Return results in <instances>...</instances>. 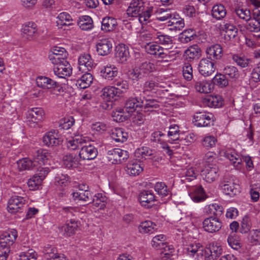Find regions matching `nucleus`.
<instances>
[{"mask_svg":"<svg viewBox=\"0 0 260 260\" xmlns=\"http://www.w3.org/2000/svg\"><path fill=\"white\" fill-rule=\"evenodd\" d=\"M170 48H163L156 42L146 43L145 45V49L147 53L154 55L156 57L164 59L166 61L174 59L175 58V55L179 54L177 51H170L169 50Z\"/></svg>","mask_w":260,"mask_h":260,"instance_id":"nucleus-1","label":"nucleus"},{"mask_svg":"<svg viewBox=\"0 0 260 260\" xmlns=\"http://www.w3.org/2000/svg\"><path fill=\"white\" fill-rule=\"evenodd\" d=\"M156 70L155 65L150 62L145 61L139 66L135 67L129 73V76L133 80H138L148 76L150 73Z\"/></svg>","mask_w":260,"mask_h":260,"instance_id":"nucleus-2","label":"nucleus"},{"mask_svg":"<svg viewBox=\"0 0 260 260\" xmlns=\"http://www.w3.org/2000/svg\"><path fill=\"white\" fill-rule=\"evenodd\" d=\"M214 116L206 111L198 112L193 116V122L198 127H207L213 125Z\"/></svg>","mask_w":260,"mask_h":260,"instance_id":"nucleus-3","label":"nucleus"},{"mask_svg":"<svg viewBox=\"0 0 260 260\" xmlns=\"http://www.w3.org/2000/svg\"><path fill=\"white\" fill-rule=\"evenodd\" d=\"M219 154L221 156H224L228 159L231 164L237 170L242 167V159L240 155L234 148H226L219 151Z\"/></svg>","mask_w":260,"mask_h":260,"instance_id":"nucleus-4","label":"nucleus"},{"mask_svg":"<svg viewBox=\"0 0 260 260\" xmlns=\"http://www.w3.org/2000/svg\"><path fill=\"white\" fill-rule=\"evenodd\" d=\"M108 161L112 164H120L129 157L128 152L120 148L109 150L107 154Z\"/></svg>","mask_w":260,"mask_h":260,"instance_id":"nucleus-5","label":"nucleus"},{"mask_svg":"<svg viewBox=\"0 0 260 260\" xmlns=\"http://www.w3.org/2000/svg\"><path fill=\"white\" fill-rule=\"evenodd\" d=\"M44 112L42 108L35 107L29 109L26 115L27 122L30 127H35L43 119Z\"/></svg>","mask_w":260,"mask_h":260,"instance_id":"nucleus-6","label":"nucleus"},{"mask_svg":"<svg viewBox=\"0 0 260 260\" xmlns=\"http://www.w3.org/2000/svg\"><path fill=\"white\" fill-rule=\"evenodd\" d=\"M222 226V222L218 217L211 216L205 218L203 221V228L204 231L211 234L218 232Z\"/></svg>","mask_w":260,"mask_h":260,"instance_id":"nucleus-7","label":"nucleus"},{"mask_svg":"<svg viewBox=\"0 0 260 260\" xmlns=\"http://www.w3.org/2000/svg\"><path fill=\"white\" fill-rule=\"evenodd\" d=\"M53 65V73L58 78H66L72 74V68L68 61L60 62Z\"/></svg>","mask_w":260,"mask_h":260,"instance_id":"nucleus-8","label":"nucleus"},{"mask_svg":"<svg viewBox=\"0 0 260 260\" xmlns=\"http://www.w3.org/2000/svg\"><path fill=\"white\" fill-rule=\"evenodd\" d=\"M25 203V199L23 197L13 196L10 198L8 202V211L11 213L21 212Z\"/></svg>","mask_w":260,"mask_h":260,"instance_id":"nucleus-9","label":"nucleus"},{"mask_svg":"<svg viewBox=\"0 0 260 260\" xmlns=\"http://www.w3.org/2000/svg\"><path fill=\"white\" fill-rule=\"evenodd\" d=\"M216 66L214 61L207 58H202L198 65L199 73L204 77H208L212 75L215 72Z\"/></svg>","mask_w":260,"mask_h":260,"instance_id":"nucleus-10","label":"nucleus"},{"mask_svg":"<svg viewBox=\"0 0 260 260\" xmlns=\"http://www.w3.org/2000/svg\"><path fill=\"white\" fill-rule=\"evenodd\" d=\"M207 58L213 61L220 59L223 56V49L219 44H214L207 47Z\"/></svg>","mask_w":260,"mask_h":260,"instance_id":"nucleus-11","label":"nucleus"},{"mask_svg":"<svg viewBox=\"0 0 260 260\" xmlns=\"http://www.w3.org/2000/svg\"><path fill=\"white\" fill-rule=\"evenodd\" d=\"M144 9V3L142 0H132L126 10V15L129 17H138Z\"/></svg>","mask_w":260,"mask_h":260,"instance_id":"nucleus-12","label":"nucleus"},{"mask_svg":"<svg viewBox=\"0 0 260 260\" xmlns=\"http://www.w3.org/2000/svg\"><path fill=\"white\" fill-rule=\"evenodd\" d=\"M96 48L99 55L101 56L107 55L112 51V41L109 38L99 39L96 43Z\"/></svg>","mask_w":260,"mask_h":260,"instance_id":"nucleus-13","label":"nucleus"},{"mask_svg":"<svg viewBox=\"0 0 260 260\" xmlns=\"http://www.w3.org/2000/svg\"><path fill=\"white\" fill-rule=\"evenodd\" d=\"M184 252L189 257L197 260H201V253L203 252V246L200 243H191L184 248Z\"/></svg>","mask_w":260,"mask_h":260,"instance_id":"nucleus-14","label":"nucleus"},{"mask_svg":"<svg viewBox=\"0 0 260 260\" xmlns=\"http://www.w3.org/2000/svg\"><path fill=\"white\" fill-rule=\"evenodd\" d=\"M42 141L43 144L48 147L57 146L61 142L58 132L55 130H51L46 133L43 136Z\"/></svg>","mask_w":260,"mask_h":260,"instance_id":"nucleus-15","label":"nucleus"},{"mask_svg":"<svg viewBox=\"0 0 260 260\" xmlns=\"http://www.w3.org/2000/svg\"><path fill=\"white\" fill-rule=\"evenodd\" d=\"M17 237V232L15 230L6 233L0 238V248L10 250V246L13 244Z\"/></svg>","mask_w":260,"mask_h":260,"instance_id":"nucleus-16","label":"nucleus"},{"mask_svg":"<svg viewBox=\"0 0 260 260\" xmlns=\"http://www.w3.org/2000/svg\"><path fill=\"white\" fill-rule=\"evenodd\" d=\"M139 199L141 205L147 208L152 206L155 201V197L151 190H143L139 194Z\"/></svg>","mask_w":260,"mask_h":260,"instance_id":"nucleus-17","label":"nucleus"},{"mask_svg":"<svg viewBox=\"0 0 260 260\" xmlns=\"http://www.w3.org/2000/svg\"><path fill=\"white\" fill-rule=\"evenodd\" d=\"M143 164L137 160L128 161L125 168L126 173L131 176L140 175L143 171Z\"/></svg>","mask_w":260,"mask_h":260,"instance_id":"nucleus-18","label":"nucleus"},{"mask_svg":"<svg viewBox=\"0 0 260 260\" xmlns=\"http://www.w3.org/2000/svg\"><path fill=\"white\" fill-rule=\"evenodd\" d=\"M79 69L82 72L90 71L94 66V63L89 54H83L78 58Z\"/></svg>","mask_w":260,"mask_h":260,"instance_id":"nucleus-19","label":"nucleus"},{"mask_svg":"<svg viewBox=\"0 0 260 260\" xmlns=\"http://www.w3.org/2000/svg\"><path fill=\"white\" fill-rule=\"evenodd\" d=\"M218 168L215 165H209L202 170V175L206 182L210 183L218 178Z\"/></svg>","mask_w":260,"mask_h":260,"instance_id":"nucleus-20","label":"nucleus"},{"mask_svg":"<svg viewBox=\"0 0 260 260\" xmlns=\"http://www.w3.org/2000/svg\"><path fill=\"white\" fill-rule=\"evenodd\" d=\"M100 73L101 76L106 80L114 81L118 75V71L115 66L108 64L102 68Z\"/></svg>","mask_w":260,"mask_h":260,"instance_id":"nucleus-21","label":"nucleus"},{"mask_svg":"<svg viewBox=\"0 0 260 260\" xmlns=\"http://www.w3.org/2000/svg\"><path fill=\"white\" fill-rule=\"evenodd\" d=\"M204 106L210 108H219L223 105V100L219 95H208L203 99Z\"/></svg>","mask_w":260,"mask_h":260,"instance_id":"nucleus-22","label":"nucleus"},{"mask_svg":"<svg viewBox=\"0 0 260 260\" xmlns=\"http://www.w3.org/2000/svg\"><path fill=\"white\" fill-rule=\"evenodd\" d=\"M78 227V221L76 218L70 219L69 222H67L61 226L60 230L63 236L66 237H70L75 234Z\"/></svg>","mask_w":260,"mask_h":260,"instance_id":"nucleus-23","label":"nucleus"},{"mask_svg":"<svg viewBox=\"0 0 260 260\" xmlns=\"http://www.w3.org/2000/svg\"><path fill=\"white\" fill-rule=\"evenodd\" d=\"M23 36L28 40H31L38 35L37 24L33 22L26 23L22 28Z\"/></svg>","mask_w":260,"mask_h":260,"instance_id":"nucleus-24","label":"nucleus"},{"mask_svg":"<svg viewBox=\"0 0 260 260\" xmlns=\"http://www.w3.org/2000/svg\"><path fill=\"white\" fill-rule=\"evenodd\" d=\"M79 155L83 160H91L96 157L98 151L93 146H84L81 149Z\"/></svg>","mask_w":260,"mask_h":260,"instance_id":"nucleus-25","label":"nucleus"},{"mask_svg":"<svg viewBox=\"0 0 260 260\" xmlns=\"http://www.w3.org/2000/svg\"><path fill=\"white\" fill-rule=\"evenodd\" d=\"M222 190L224 193L230 197H234L239 192V185L233 181H227L221 185Z\"/></svg>","mask_w":260,"mask_h":260,"instance_id":"nucleus-26","label":"nucleus"},{"mask_svg":"<svg viewBox=\"0 0 260 260\" xmlns=\"http://www.w3.org/2000/svg\"><path fill=\"white\" fill-rule=\"evenodd\" d=\"M119 96L115 87L113 86L106 87L102 90L101 97L106 101L115 100Z\"/></svg>","mask_w":260,"mask_h":260,"instance_id":"nucleus-27","label":"nucleus"},{"mask_svg":"<svg viewBox=\"0 0 260 260\" xmlns=\"http://www.w3.org/2000/svg\"><path fill=\"white\" fill-rule=\"evenodd\" d=\"M143 103L141 95L136 98H129L125 103L124 109L127 113H132L137 107H142Z\"/></svg>","mask_w":260,"mask_h":260,"instance_id":"nucleus-28","label":"nucleus"},{"mask_svg":"<svg viewBox=\"0 0 260 260\" xmlns=\"http://www.w3.org/2000/svg\"><path fill=\"white\" fill-rule=\"evenodd\" d=\"M189 195L191 200L197 203L203 201L206 198L204 190L201 186L192 188Z\"/></svg>","mask_w":260,"mask_h":260,"instance_id":"nucleus-29","label":"nucleus"},{"mask_svg":"<svg viewBox=\"0 0 260 260\" xmlns=\"http://www.w3.org/2000/svg\"><path fill=\"white\" fill-rule=\"evenodd\" d=\"M37 86L43 89H51L55 87L57 83L51 79L44 77H38L36 79Z\"/></svg>","mask_w":260,"mask_h":260,"instance_id":"nucleus-30","label":"nucleus"},{"mask_svg":"<svg viewBox=\"0 0 260 260\" xmlns=\"http://www.w3.org/2000/svg\"><path fill=\"white\" fill-rule=\"evenodd\" d=\"M194 88L197 92L207 93L211 92L213 85L206 80H197L194 83Z\"/></svg>","mask_w":260,"mask_h":260,"instance_id":"nucleus-31","label":"nucleus"},{"mask_svg":"<svg viewBox=\"0 0 260 260\" xmlns=\"http://www.w3.org/2000/svg\"><path fill=\"white\" fill-rule=\"evenodd\" d=\"M63 164L68 169H74L78 167L79 164V158L73 154H67L63 157Z\"/></svg>","mask_w":260,"mask_h":260,"instance_id":"nucleus-32","label":"nucleus"},{"mask_svg":"<svg viewBox=\"0 0 260 260\" xmlns=\"http://www.w3.org/2000/svg\"><path fill=\"white\" fill-rule=\"evenodd\" d=\"M154 14H156L157 20L164 21L171 19L174 15L173 11L170 9L154 8Z\"/></svg>","mask_w":260,"mask_h":260,"instance_id":"nucleus-33","label":"nucleus"},{"mask_svg":"<svg viewBox=\"0 0 260 260\" xmlns=\"http://www.w3.org/2000/svg\"><path fill=\"white\" fill-rule=\"evenodd\" d=\"M72 195L75 201H90L92 198V193L88 190L79 189L78 191L73 192Z\"/></svg>","mask_w":260,"mask_h":260,"instance_id":"nucleus-34","label":"nucleus"},{"mask_svg":"<svg viewBox=\"0 0 260 260\" xmlns=\"http://www.w3.org/2000/svg\"><path fill=\"white\" fill-rule=\"evenodd\" d=\"M111 137L116 142L123 143L127 140L128 134L123 128H115L112 130Z\"/></svg>","mask_w":260,"mask_h":260,"instance_id":"nucleus-35","label":"nucleus"},{"mask_svg":"<svg viewBox=\"0 0 260 260\" xmlns=\"http://www.w3.org/2000/svg\"><path fill=\"white\" fill-rule=\"evenodd\" d=\"M226 15V10L225 7L220 4L215 5L211 10V16L217 20L224 18Z\"/></svg>","mask_w":260,"mask_h":260,"instance_id":"nucleus-36","label":"nucleus"},{"mask_svg":"<svg viewBox=\"0 0 260 260\" xmlns=\"http://www.w3.org/2000/svg\"><path fill=\"white\" fill-rule=\"evenodd\" d=\"M51 157V154L48 150L40 149L37 152V154L34 158V162L39 164L40 165H45L48 160Z\"/></svg>","mask_w":260,"mask_h":260,"instance_id":"nucleus-37","label":"nucleus"},{"mask_svg":"<svg viewBox=\"0 0 260 260\" xmlns=\"http://www.w3.org/2000/svg\"><path fill=\"white\" fill-rule=\"evenodd\" d=\"M221 30L225 32L224 37L226 39H234L237 35L238 29L230 23H226L221 25Z\"/></svg>","mask_w":260,"mask_h":260,"instance_id":"nucleus-38","label":"nucleus"},{"mask_svg":"<svg viewBox=\"0 0 260 260\" xmlns=\"http://www.w3.org/2000/svg\"><path fill=\"white\" fill-rule=\"evenodd\" d=\"M154 8L153 7H148L145 10L142 12L138 15L139 21L143 25L147 24L151 21V17L152 14L154 13Z\"/></svg>","mask_w":260,"mask_h":260,"instance_id":"nucleus-39","label":"nucleus"},{"mask_svg":"<svg viewBox=\"0 0 260 260\" xmlns=\"http://www.w3.org/2000/svg\"><path fill=\"white\" fill-rule=\"evenodd\" d=\"M201 55V49L198 45L190 46L184 52L186 58L189 60L197 59L200 58Z\"/></svg>","mask_w":260,"mask_h":260,"instance_id":"nucleus-40","label":"nucleus"},{"mask_svg":"<svg viewBox=\"0 0 260 260\" xmlns=\"http://www.w3.org/2000/svg\"><path fill=\"white\" fill-rule=\"evenodd\" d=\"M61 215L69 220L71 218H76L79 215V211L75 207H63L60 210Z\"/></svg>","mask_w":260,"mask_h":260,"instance_id":"nucleus-41","label":"nucleus"},{"mask_svg":"<svg viewBox=\"0 0 260 260\" xmlns=\"http://www.w3.org/2000/svg\"><path fill=\"white\" fill-rule=\"evenodd\" d=\"M117 25L116 19L111 17H106L102 22V29L106 31L113 30Z\"/></svg>","mask_w":260,"mask_h":260,"instance_id":"nucleus-42","label":"nucleus"},{"mask_svg":"<svg viewBox=\"0 0 260 260\" xmlns=\"http://www.w3.org/2000/svg\"><path fill=\"white\" fill-rule=\"evenodd\" d=\"M78 25L83 30H90L93 26L92 19L89 16H82L79 17Z\"/></svg>","mask_w":260,"mask_h":260,"instance_id":"nucleus-43","label":"nucleus"},{"mask_svg":"<svg viewBox=\"0 0 260 260\" xmlns=\"http://www.w3.org/2000/svg\"><path fill=\"white\" fill-rule=\"evenodd\" d=\"M93 77L91 74L86 73L76 82V85L81 89L88 87L92 82Z\"/></svg>","mask_w":260,"mask_h":260,"instance_id":"nucleus-44","label":"nucleus"},{"mask_svg":"<svg viewBox=\"0 0 260 260\" xmlns=\"http://www.w3.org/2000/svg\"><path fill=\"white\" fill-rule=\"evenodd\" d=\"M114 86L115 87L116 90L118 94L120 95L127 91L129 88V84L126 80L121 78L116 79L113 81Z\"/></svg>","mask_w":260,"mask_h":260,"instance_id":"nucleus-45","label":"nucleus"},{"mask_svg":"<svg viewBox=\"0 0 260 260\" xmlns=\"http://www.w3.org/2000/svg\"><path fill=\"white\" fill-rule=\"evenodd\" d=\"M223 210V207L217 203L210 204L205 208L207 214L213 215L215 216V217L220 216L222 214Z\"/></svg>","mask_w":260,"mask_h":260,"instance_id":"nucleus-46","label":"nucleus"},{"mask_svg":"<svg viewBox=\"0 0 260 260\" xmlns=\"http://www.w3.org/2000/svg\"><path fill=\"white\" fill-rule=\"evenodd\" d=\"M236 15L243 21L248 22L252 18L250 10L245 8L238 7L235 10Z\"/></svg>","mask_w":260,"mask_h":260,"instance_id":"nucleus-47","label":"nucleus"},{"mask_svg":"<svg viewBox=\"0 0 260 260\" xmlns=\"http://www.w3.org/2000/svg\"><path fill=\"white\" fill-rule=\"evenodd\" d=\"M156 225L150 220L142 222L138 227L139 231L142 234H151L154 231Z\"/></svg>","mask_w":260,"mask_h":260,"instance_id":"nucleus-48","label":"nucleus"},{"mask_svg":"<svg viewBox=\"0 0 260 260\" xmlns=\"http://www.w3.org/2000/svg\"><path fill=\"white\" fill-rule=\"evenodd\" d=\"M129 56L128 50L122 45L117 48L116 57L121 63L125 62Z\"/></svg>","mask_w":260,"mask_h":260,"instance_id":"nucleus-49","label":"nucleus"},{"mask_svg":"<svg viewBox=\"0 0 260 260\" xmlns=\"http://www.w3.org/2000/svg\"><path fill=\"white\" fill-rule=\"evenodd\" d=\"M144 103L142 107H143L145 111H153L154 109L159 107L158 102L154 100L148 98L145 96V99H143Z\"/></svg>","mask_w":260,"mask_h":260,"instance_id":"nucleus-50","label":"nucleus"},{"mask_svg":"<svg viewBox=\"0 0 260 260\" xmlns=\"http://www.w3.org/2000/svg\"><path fill=\"white\" fill-rule=\"evenodd\" d=\"M93 205L99 207L100 209H104L105 208V202L106 198L102 193H98L95 194L91 200Z\"/></svg>","mask_w":260,"mask_h":260,"instance_id":"nucleus-51","label":"nucleus"},{"mask_svg":"<svg viewBox=\"0 0 260 260\" xmlns=\"http://www.w3.org/2000/svg\"><path fill=\"white\" fill-rule=\"evenodd\" d=\"M57 19L56 23L58 26L70 25L72 24L73 19L71 16L67 12L60 13L57 17Z\"/></svg>","mask_w":260,"mask_h":260,"instance_id":"nucleus-52","label":"nucleus"},{"mask_svg":"<svg viewBox=\"0 0 260 260\" xmlns=\"http://www.w3.org/2000/svg\"><path fill=\"white\" fill-rule=\"evenodd\" d=\"M223 75L228 76L233 80H236L239 77V73L237 68L233 66H228L223 70Z\"/></svg>","mask_w":260,"mask_h":260,"instance_id":"nucleus-53","label":"nucleus"},{"mask_svg":"<svg viewBox=\"0 0 260 260\" xmlns=\"http://www.w3.org/2000/svg\"><path fill=\"white\" fill-rule=\"evenodd\" d=\"M17 164L19 171L29 170L37 166V164H35L34 161H32L26 158L19 159L17 161Z\"/></svg>","mask_w":260,"mask_h":260,"instance_id":"nucleus-54","label":"nucleus"},{"mask_svg":"<svg viewBox=\"0 0 260 260\" xmlns=\"http://www.w3.org/2000/svg\"><path fill=\"white\" fill-rule=\"evenodd\" d=\"M155 191L162 197L171 194V191L166 184L162 182H157L154 186Z\"/></svg>","mask_w":260,"mask_h":260,"instance_id":"nucleus-55","label":"nucleus"},{"mask_svg":"<svg viewBox=\"0 0 260 260\" xmlns=\"http://www.w3.org/2000/svg\"><path fill=\"white\" fill-rule=\"evenodd\" d=\"M196 37V31L194 29L189 28L184 30L180 35V39L182 42L187 43L194 39Z\"/></svg>","mask_w":260,"mask_h":260,"instance_id":"nucleus-56","label":"nucleus"},{"mask_svg":"<svg viewBox=\"0 0 260 260\" xmlns=\"http://www.w3.org/2000/svg\"><path fill=\"white\" fill-rule=\"evenodd\" d=\"M70 182V177L67 175H58L55 178V184L61 189L67 186Z\"/></svg>","mask_w":260,"mask_h":260,"instance_id":"nucleus-57","label":"nucleus"},{"mask_svg":"<svg viewBox=\"0 0 260 260\" xmlns=\"http://www.w3.org/2000/svg\"><path fill=\"white\" fill-rule=\"evenodd\" d=\"M169 25L172 26V29L180 30L184 26V20L181 18H177L175 14L169 21Z\"/></svg>","mask_w":260,"mask_h":260,"instance_id":"nucleus-58","label":"nucleus"},{"mask_svg":"<svg viewBox=\"0 0 260 260\" xmlns=\"http://www.w3.org/2000/svg\"><path fill=\"white\" fill-rule=\"evenodd\" d=\"M61 53L55 54H49V58L50 60L53 64H56L59 62L68 61L67 58L68 55V53L66 50H62Z\"/></svg>","mask_w":260,"mask_h":260,"instance_id":"nucleus-59","label":"nucleus"},{"mask_svg":"<svg viewBox=\"0 0 260 260\" xmlns=\"http://www.w3.org/2000/svg\"><path fill=\"white\" fill-rule=\"evenodd\" d=\"M84 142L81 136H78L76 138H74L70 140L67 142V147L71 150H74L79 148L82 144Z\"/></svg>","mask_w":260,"mask_h":260,"instance_id":"nucleus-60","label":"nucleus"},{"mask_svg":"<svg viewBox=\"0 0 260 260\" xmlns=\"http://www.w3.org/2000/svg\"><path fill=\"white\" fill-rule=\"evenodd\" d=\"M180 135V130L179 126L176 124L171 125L169 127V130L168 132V136L170 139L171 143L179 139Z\"/></svg>","mask_w":260,"mask_h":260,"instance_id":"nucleus-61","label":"nucleus"},{"mask_svg":"<svg viewBox=\"0 0 260 260\" xmlns=\"http://www.w3.org/2000/svg\"><path fill=\"white\" fill-rule=\"evenodd\" d=\"M161 251V255L162 257L169 258L174 255L175 252V248L172 245H169L165 243L164 246H162L161 248H159Z\"/></svg>","mask_w":260,"mask_h":260,"instance_id":"nucleus-62","label":"nucleus"},{"mask_svg":"<svg viewBox=\"0 0 260 260\" xmlns=\"http://www.w3.org/2000/svg\"><path fill=\"white\" fill-rule=\"evenodd\" d=\"M216 138L213 136H206L202 141L203 146L206 149L214 147L217 143Z\"/></svg>","mask_w":260,"mask_h":260,"instance_id":"nucleus-63","label":"nucleus"},{"mask_svg":"<svg viewBox=\"0 0 260 260\" xmlns=\"http://www.w3.org/2000/svg\"><path fill=\"white\" fill-rule=\"evenodd\" d=\"M232 59L237 65L241 68L247 67L249 64L250 60L242 54H234L232 56Z\"/></svg>","mask_w":260,"mask_h":260,"instance_id":"nucleus-64","label":"nucleus"}]
</instances>
